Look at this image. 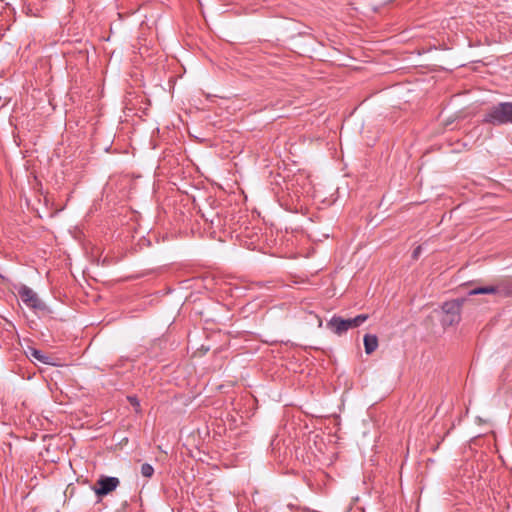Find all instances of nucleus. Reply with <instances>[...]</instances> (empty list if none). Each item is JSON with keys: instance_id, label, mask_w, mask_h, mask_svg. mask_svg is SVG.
Wrapping results in <instances>:
<instances>
[{"instance_id": "2", "label": "nucleus", "mask_w": 512, "mask_h": 512, "mask_svg": "<svg viewBox=\"0 0 512 512\" xmlns=\"http://www.w3.org/2000/svg\"><path fill=\"white\" fill-rule=\"evenodd\" d=\"M367 314H359L354 318L345 319L338 315H333L332 318L327 322L326 327L334 334L341 336L345 334L349 329L357 328L361 326L367 319Z\"/></svg>"}, {"instance_id": "4", "label": "nucleus", "mask_w": 512, "mask_h": 512, "mask_svg": "<svg viewBox=\"0 0 512 512\" xmlns=\"http://www.w3.org/2000/svg\"><path fill=\"white\" fill-rule=\"evenodd\" d=\"M461 303L458 300L445 302L442 306L441 323L444 327L452 326L460 321Z\"/></svg>"}, {"instance_id": "9", "label": "nucleus", "mask_w": 512, "mask_h": 512, "mask_svg": "<svg viewBox=\"0 0 512 512\" xmlns=\"http://www.w3.org/2000/svg\"><path fill=\"white\" fill-rule=\"evenodd\" d=\"M154 474V468L149 463H143L141 466V475L145 478H151Z\"/></svg>"}, {"instance_id": "7", "label": "nucleus", "mask_w": 512, "mask_h": 512, "mask_svg": "<svg viewBox=\"0 0 512 512\" xmlns=\"http://www.w3.org/2000/svg\"><path fill=\"white\" fill-rule=\"evenodd\" d=\"M478 294H502L507 295L504 293L503 289H501L499 286H484V287H475L472 290L469 291V295H478Z\"/></svg>"}, {"instance_id": "8", "label": "nucleus", "mask_w": 512, "mask_h": 512, "mask_svg": "<svg viewBox=\"0 0 512 512\" xmlns=\"http://www.w3.org/2000/svg\"><path fill=\"white\" fill-rule=\"evenodd\" d=\"M363 341H364L365 352L368 355L372 354L378 347V338L376 335L366 334L364 336Z\"/></svg>"}, {"instance_id": "6", "label": "nucleus", "mask_w": 512, "mask_h": 512, "mask_svg": "<svg viewBox=\"0 0 512 512\" xmlns=\"http://www.w3.org/2000/svg\"><path fill=\"white\" fill-rule=\"evenodd\" d=\"M25 353H26L27 357L32 358L42 364L54 365L53 358L44 354L39 349H36L34 347H28V349L26 350Z\"/></svg>"}, {"instance_id": "10", "label": "nucleus", "mask_w": 512, "mask_h": 512, "mask_svg": "<svg viewBox=\"0 0 512 512\" xmlns=\"http://www.w3.org/2000/svg\"><path fill=\"white\" fill-rule=\"evenodd\" d=\"M128 400H129V402H130L133 406H135V407H139V406H140V403H139V401L137 400V398H136L135 396H129V397H128Z\"/></svg>"}, {"instance_id": "12", "label": "nucleus", "mask_w": 512, "mask_h": 512, "mask_svg": "<svg viewBox=\"0 0 512 512\" xmlns=\"http://www.w3.org/2000/svg\"><path fill=\"white\" fill-rule=\"evenodd\" d=\"M94 260L97 262L98 265L100 264V261H102V265H105L107 260H108V258L97 257V258H94Z\"/></svg>"}, {"instance_id": "5", "label": "nucleus", "mask_w": 512, "mask_h": 512, "mask_svg": "<svg viewBox=\"0 0 512 512\" xmlns=\"http://www.w3.org/2000/svg\"><path fill=\"white\" fill-rule=\"evenodd\" d=\"M120 484L117 477L101 476L93 488L95 494L101 498L114 491Z\"/></svg>"}, {"instance_id": "3", "label": "nucleus", "mask_w": 512, "mask_h": 512, "mask_svg": "<svg viewBox=\"0 0 512 512\" xmlns=\"http://www.w3.org/2000/svg\"><path fill=\"white\" fill-rule=\"evenodd\" d=\"M16 291L22 302L30 309L34 311H44L46 310L45 303L39 298L37 293L33 291L30 287L20 284L16 287Z\"/></svg>"}, {"instance_id": "11", "label": "nucleus", "mask_w": 512, "mask_h": 512, "mask_svg": "<svg viewBox=\"0 0 512 512\" xmlns=\"http://www.w3.org/2000/svg\"><path fill=\"white\" fill-rule=\"evenodd\" d=\"M422 251V245H418L414 248L411 256H419Z\"/></svg>"}, {"instance_id": "1", "label": "nucleus", "mask_w": 512, "mask_h": 512, "mask_svg": "<svg viewBox=\"0 0 512 512\" xmlns=\"http://www.w3.org/2000/svg\"><path fill=\"white\" fill-rule=\"evenodd\" d=\"M483 122L494 126L512 124V102H501L489 108Z\"/></svg>"}]
</instances>
